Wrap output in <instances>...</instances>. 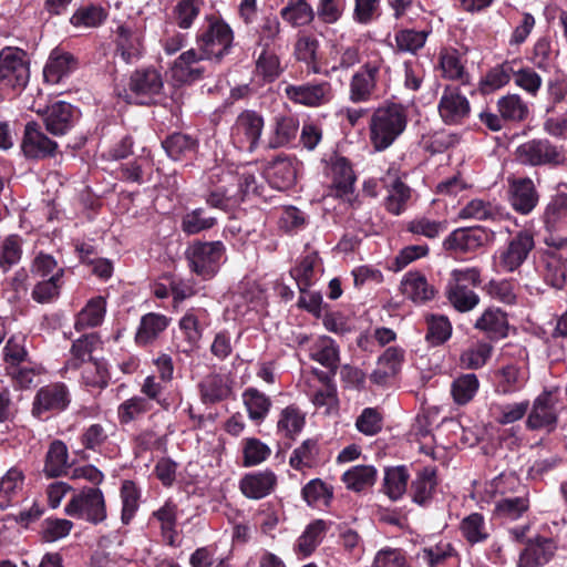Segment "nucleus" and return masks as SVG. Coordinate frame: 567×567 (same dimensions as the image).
Instances as JSON below:
<instances>
[{
    "label": "nucleus",
    "mask_w": 567,
    "mask_h": 567,
    "mask_svg": "<svg viewBox=\"0 0 567 567\" xmlns=\"http://www.w3.org/2000/svg\"><path fill=\"white\" fill-rule=\"evenodd\" d=\"M409 111L398 102L385 101L375 107L369 120V141L375 152L390 148L405 132Z\"/></svg>",
    "instance_id": "obj_1"
},
{
    "label": "nucleus",
    "mask_w": 567,
    "mask_h": 567,
    "mask_svg": "<svg viewBox=\"0 0 567 567\" xmlns=\"http://www.w3.org/2000/svg\"><path fill=\"white\" fill-rule=\"evenodd\" d=\"M195 44L206 61L220 63L235 45L234 30L220 16L207 14L196 32Z\"/></svg>",
    "instance_id": "obj_2"
},
{
    "label": "nucleus",
    "mask_w": 567,
    "mask_h": 567,
    "mask_svg": "<svg viewBox=\"0 0 567 567\" xmlns=\"http://www.w3.org/2000/svg\"><path fill=\"white\" fill-rule=\"evenodd\" d=\"M390 68L380 54L370 56L351 76L348 97L352 103H368L378 97Z\"/></svg>",
    "instance_id": "obj_3"
},
{
    "label": "nucleus",
    "mask_w": 567,
    "mask_h": 567,
    "mask_svg": "<svg viewBox=\"0 0 567 567\" xmlns=\"http://www.w3.org/2000/svg\"><path fill=\"white\" fill-rule=\"evenodd\" d=\"M30 79L27 53L13 47L0 50V92L11 94L22 91Z\"/></svg>",
    "instance_id": "obj_4"
},
{
    "label": "nucleus",
    "mask_w": 567,
    "mask_h": 567,
    "mask_svg": "<svg viewBox=\"0 0 567 567\" xmlns=\"http://www.w3.org/2000/svg\"><path fill=\"white\" fill-rule=\"evenodd\" d=\"M515 158L525 166L558 167L567 165V150L547 138H533L517 146Z\"/></svg>",
    "instance_id": "obj_5"
},
{
    "label": "nucleus",
    "mask_w": 567,
    "mask_h": 567,
    "mask_svg": "<svg viewBox=\"0 0 567 567\" xmlns=\"http://www.w3.org/2000/svg\"><path fill=\"white\" fill-rule=\"evenodd\" d=\"M544 243L556 250H567V193L550 197L542 214Z\"/></svg>",
    "instance_id": "obj_6"
},
{
    "label": "nucleus",
    "mask_w": 567,
    "mask_h": 567,
    "mask_svg": "<svg viewBox=\"0 0 567 567\" xmlns=\"http://www.w3.org/2000/svg\"><path fill=\"white\" fill-rule=\"evenodd\" d=\"M226 247L220 240H196L188 246L185 256L190 270L200 278L212 279L225 260Z\"/></svg>",
    "instance_id": "obj_7"
},
{
    "label": "nucleus",
    "mask_w": 567,
    "mask_h": 567,
    "mask_svg": "<svg viewBox=\"0 0 567 567\" xmlns=\"http://www.w3.org/2000/svg\"><path fill=\"white\" fill-rule=\"evenodd\" d=\"M535 248V239L529 230L515 233L494 255V265L498 272L509 274L518 270Z\"/></svg>",
    "instance_id": "obj_8"
},
{
    "label": "nucleus",
    "mask_w": 567,
    "mask_h": 567,
    "mask_svg": "<svg viewBox=\"0 0 567 567\" xmlns=\"http://www.w3.org/2000/svg\"><path fill=\"white\" fill-rule=\"evenodd\" d=\"M66 515L97 525L107 517L103 492L99 487H84L66 504Z\"/></svg>",
    "instance_id": "obj_9"
},
{
    "label": "nucleus",
    "mask_w": 567,
    "mask_h": 567,
    "mask_svg": "<svg viewBox=\"0 0 567 567\" xmlns=\"http://www.w3.org/2000/svg\"><path fill=\"white\" fill-rule=\"evenodd\" d=\"M529 379L528 353L519 350V360L507 362L492 371V381L497 394L508 395L520 391Z\"/></svg>",
    "instance_id": "obj_10"
},
{
    "label": "nucleus",
    "mask_w": 567,
    "mask_h": 567,
    "mask_svg": "<svg viewBox=\"0 0 567 567\" xmlns=\"http://www.w3.org/2000/svg\"><path fill=\"white\" fill-rule=\"evenodd\" d=\"M264 126L261 114L252 110L243 111L231 126V143L240 151L254 153L259 146Z\"/></svg>",
    "instance_id": "obj_11"
},
{
    "label": "nucleus",
    "mask_w": 567,
    "mask_h": 567,
    "mask_svg": "<svg viewBox=\"0 0 567 567\" xmlns=\"http://www.w3.org/2000/svg\"><path fill=\"white\" fill-rule=\"evenodd\" d=\"M164 83L161 73L154 68L140 69L132 73L126 97L130 102L146 105L159 95Z\"/></svg>",
    "instance_id": "obj_12"
},
{
    "label": "nucleus",
    "mask_w": 567,
    "mask_h": 567,
    "mask_svg": "<svg viewBox=\"0 0 567 567\" xmlns=\"http://www.w3.org/2000/svg\"><path fill=\"white\" fill-rule=\"evenodd\" d=\"M71 402L68 386L62 382L51 383L40 388L32 403V415L44 420L49 413L64 411Z\"/></svg>",
    "instance_id": "obj_13"
},
{
    "label": "nucleus",
    "mask_w": 567,
    "mask_h": 567,
    "mask_svg": "<svg viewBox=\"0 0 567 567\" xmlns=\"http://www.w3.org/2000/svg\"><path fill=\"white\" fill-rule=\"evenodd\" d=\"M284 92L290 102L307 107L326 105L333 97L332 86L328 81L287 84Z\"/></svg>",
    "instance_id": "obj_14"
},
{
    "label": "nucleus",
    "mask_w": 567,
    "mask_h": 567,
    "mask_svg": "<svg viewBox=\"0 0 567 567\" xmlns=\"http://www.w3.org/2000/svg\"><path fill=\"white\" fill-rule=\"evenodd\" d=\"M437 111L446 125H461L471 114V103L460 86L446 85L439 101Z\"/></svg>",
    "instance_id": "obj_15"
},
{
    "label": "nucleus",
    "mask_w": 567,
    "mask_h": 567,
    "mask_svg": "<svg viewBox=\"0 0 567 567\" xmlns=\"http://www.w3.org/2000/svg\"><path fill=\"white\" fill-rule=\"evenodd\" d=\"M58 143L48 137L37 122H28L24 126L21 151L28 159H44L54 157Z\"/></svg>",
    "instance_id": "obj_16"
},
{
    "label": "nucleus",
    "mask_w": 567,
    "mask_h": 567,
    "mask_svg": "<svg viewBox=\"0 0 567 567\" xmlns=\"http://www.w3.org/2000/svg\"><path fill=\"white\" fill-rule=\"evenodd\" d=\"M557 422L556 399L550 391H544L534 400L526 426L532 431L544 430L550 433L556 429Z\"/></svg>",
    "instance_id": "obj_17"
},
{
    "label": "nucleus",
    "mask_w": 567,
    "mask_h": 567,
    "mask_svg": "<svg viewBox=\"0 0 567 567\" xmlns=\"http://www.w3.org/2000/svg\"><path fill=\"white\" fill-rule=\"evenodd\" d=\"M330 176L333 195L353 206L357 200L355 175L349 161L346 157H337L332 161Z\"/></svg>",
    "instance_id": "obj_18"
},
{
    "label": "nucleus",
    "mask_w": 567,
    "mask_h": 567,
    "mask_svg": "<svg viewBox=\"0 0 567 567\" xmlns=\"http://www.w3.org/2000/svg\"><path fill=\"white\" fill-rule=\"evenodd\" d=\"M508 200L516 213L530 214L539 202V194L533 179L529 177L508 179Z\"/></svg>",
    "instance_id": "obj_19"
},
{
    "label": "nucleus",
    "mask_w": 567,
    "mask_h": 567,
    "mask_svg": "<svg viewBox=\"0 0 567 567\" xmlns=\"http://www.w3.org/2000/svg\"><path fill=\"white\" fill-rule=\"evenodd\" d=\"M206 61L196 48L179 54L171 66L172 78L179 83H192L205 76L206 68L200 64Z\"/></svg>",
    "instance_id": "obj_20"
},
{
    "label": "nucleus",
    "mask_w": 567,
    "mask_h": 567,
    "mask_svg": "<svg viewBox=\"0 0 567 567\" xmlns=\"http://www.w3.org/2000/svg\"><path fill=\"white\" fill-rule=\"evenodd\" d=\"M299 132V120L292 115H277L266 140V148L287 147L295 142Z\"/></svg>",
    "instance_id": "obj_21"
},
{
    "label": "nucleus",
    "mask_w": 567,
    "mask_h": 567,
    "mask_svg": "<svg viewBox=\"0 0 567 567\" xmlns=\"http://www.w3.org/2000/svg\"><path fill=\"white\" fill-rule=\"evenodd\" d=\"M461 219L480 221H503L511 218V214L499 204L475 198L470 200L458 213Z\"/></svg>",
    "instance_id": "obj_22"
},
{
    "label": "nucleus",
    "mask_w": 567,
    "mask_h": 567,
    "mask_svg": "<svg viewBox=\"0 0 567 567\" xmlns=\"http://www.w3.org/2000/svg\"><path fill=\"white\" fill-rule=\"evenodd\" d=\"M116 52L126 63H133L143 55L142 32L130 24L116 29Z\"/></svg>",
    "instance_id": "obj_23"
},
{
    "label": "nucleus",
    "mask_w": 567,
    "mask_h": 567,
    "mask_svg": "<svg viewBox=\"0 0 567 567\" xmlns=\"http://www.w3.org/2000/svg\"><path fill=\"white\" fill-rule=\"evenodd\" d=\"M74 112V107L63 101L48 106L42 114L47 131L55 136L66 134L73 126Z\"/></svg>",
    "instance_id": "obj_24"
},
{
    "label": "nucleus",
    "mask_w": 567,
    "mask_h": 567,
    "mask_svg": "<svg viewBox=\"0 0 567 567\" xmlns=\"http://www.w3.org/2000/svg\"><path fill=\"white\" fill-rule=\"evenodd\" d=\"M228 375L209 373L199 382L200 400L205 404H215L229 399L233 394V384Z\"/></svg>",
    "instance_id": "obj_25"
},
{
    "label": "nucleus",
    "mask_w": 567,
    "mask_h": 567,
    "mask_svg": "<svg viewBox=\"0 0 567 567\" xmlns=\"http://www.w3.org/2000/svg\"><path fill=\"white\" fill-rule=\"evenodd\" d=\"M384 182L388 192L384 207L390 214L399 216L408 208L412 190L395 174L392 175V168H389Z\"/></svg>",
    "instance_id": "obj_26"
},
{
    "label": "nucleus",
    "mask_w": 567,
    "mask_h": 567,
    "mask_svg": "<svg viewBox=\"0 0 567 567\" xmlns=\"http://www.w3.org/2000/svg\"><path fill=\"white\" fill-rule=\"evenodd\" d=\"M474 328L483 332L489 340H501L508 334L506 312L499 308L489 307L476 319Z\"/></svg>",
    "instance_id": "obj_27"
},
{
    "label": "nucleus",
    "mask_w": 567,
    "mask_h": 567,
    "mask_svg": "<svg viewBox=\"0 0 567 567\" xmlns=\"http://www.w3.org/2000/svg\"><path fill=\"white\" fill-rule=\"evenodd\" d=\"M485 241V235L478 227H466L453 230L443 241L445 250L454 252L473 251Z\"/></svg>",
    "instance_id": "obj_28"
},
{
    "label": "nucleus",
    "mask_w": 567,
    "mask_h": 567,
    "mask_svg": "<svg viewBox=\"0 0 567 567\" xmlns=\"http://www.w3.org/2000/svg\"><path fill=\"white\" fill-rule=\"evenodd\" d=\"M309 357L331 372H336L340 361V350L336 341L328 336L315 338L308 347Z\"/></svg>",
    "instance_id": "obj_29"
},
{
    "label": "nucleus",
    "mask_w": 567,
    "mask_h": 567,
    "mask_svg": "<svg viewBox=\"0 0 567 567\" xmlns=\"http://www.w3.org/2000/svg\"><path fill=\"white\" fill-rule=\"evenodd\" d=\"M76 68L78 61L71 53L54 49L43 69V76L47 82L56 84L74 72Z\"/></svg>",
    "instance_id": "obj_30"
},
{
    "label": "nucleus",
    "mask_w": 567,
    "mask_h": 567,
    "mask_svg": "<svg viewBox=\"0 0 567 567\" xmlns=\"http://www.w3.org/2000/svg\"><path fill=\"white\" fill-rule=\"evenodd\" d=\"M277 484L274 472L266 470L245 475L239 484L241 493L251 499H260L269 495Z\"/></svg>",
    "instance_id": "obj_31"
},
{
    "label": "nucleus",
    "mask_w": 567,
    "mask_h": 567,
    "mask_svg": "<svg viewBox=\"0 0 567 567\" xmlns=\"http://www.w3.org/2000/svg\"><path fill=\"white\" fill-rule=\"evenodd\" d=\"M556 546L553 539L537 537L529 540L519 556L518 567H540L554 556Z\"/></svg>",
    "instance_id": "obj_32"
},
{
    "label": "nucleus",
    "mask_w": 567,
    "mask_h": 567,
    "mask_svg": "<svg viewBox=\"0 0 567 567\" xmlns=\"http://www.w3.org/2000/svg\"><path fill=\"white\" fill-rule=\"evenodd\" d=\"M171 319L165 315L148 312L142 316L135 333V342L138 346L153 343L169 326Z\"/></svg>",
    "instance_id": "obj_33"
},
{
    "label": "nucleus",
    "mask_w": 567,
    "mask_h": 567,
    "mask_svg": "<svg viewBox=\"0 0 567 567\" xmlns=\"http://www.w3.org/2000/svg\"><path fill=\"white\" fill-rule=\"evenodd\" d=\"M105 313L106 299L102 296H95L89 299L75 316L74 329L80 332L89 328H96L104 321Z\"/></svg>",
    "instance_id": "obj_34"
},
{
    "label": "nucleus",
    "mask_w": 567,
    "mask_h": 567,
    "mask_svg": "<svg viewBox=\"0 0 567 567\" xmlns=\"http://www.w3.org/2000/svg\"><path fill=\"white\" fill-rule=\"evenodd\" d=\"M241 398L249 420L256 424L262 423L272 406L270 398L252 386L247 388L243 392Z\"/></svg>",
    "instance_id": "obj_35"
},
{
    "label": "nucleus",
    "mask_w": 567,
    "mask_h": 567,
    "mask_svg": "<svg viewBox=\"0 0 567 567\" xmlns=\"http://www.w3.org/2000/svg\"><path fill=\"white\" fill-rule=\"evenodd\" d=\"M177 505L167 499L158 509L154 511L152 518L159 524L163 539L169 546L176 545L177 538Z\"/></svg>",
    "instance_id": "obj_36"
},
{
    "label": "nucleus",
    "mask_w": 567,
    "mask_h": 567,
    "mask_svg": "<svg viewBox=\"0 0 567 567\" xmlns=\"http://www.w3.org/2000/svg\"><path fill=\"white\" fill-rule=\"evenodd\" d=\"M101 344L97 333H86L74 340L70 349L71 357L65 363L66 369H78L81 364L94 361L93 351Z\"/></svg>",
    "instance_id": "obj_37"
},
{
    "label": "nucleus",
    "mask_w": 567,
    "mask_h": 567,
    "mask_svg": "<svg viewBox=\"0 0 567 567\" xmlns=\"http://www.w3.org/2000/svg\"><path fill=\"white\" fill-rule=\"evenodd\" d=\"M437 486L436 470L434 467H423L416 473L411 484L412 499L419 505L427 504Z\"/></svg>",
    "instance_id": "obj_38"
},
{
    "label": "nucleus",
    "mask_w": 567,
    "mask_h": 567,
    "mask_svg": "<svg viewBox=\"0 0 567 567\" xmlns=\"http://www.w3.org/2000/svg\"><path fill=\"white\" fill-rule=\"evenodd\" d=\"M321 267V260L318 252L311 251L305 255L296 267L290 270V275L296 280L301 293H306L316 279V272Z\"/></svg>",
    "instance_id": "obj_39"
},
{
    "label": "nucleus",
    "mask_w": 567,
    "mask_h": 567,
    "mask_svg": "<svg viewBox=\"0 0 567 567\" xmlns=\"http://www.w3.org/2000/svg\"><path fill=\"white\" fill-rule=\"evenodd\" d=\"M24 485V473L13 466L0 478V508L6 509L13 505Z\"/></svg>",
    "instance_id": "obj_40"
},
{
    "label": "nucleus",
    "mask_w": 567,
    "mask_h": 567,
    "mask_svg": "<svg viewBox=\"0 0 567 567\" xmlns=\"http://www.w3.org/2000/svg\"><path fill=\"white\" fill-rule=\"evenodd\" d=\"M360 60V49L358 45L334 47L330 52V68L322 73L331 76L339 72H348L359 64Z\"/></svg>",
    "instance_id": "obj_41"
},
{
    "label": "nucleus",
    "mask_w": 567,
    "mask_h": 567,
    "mask_svg": "<svg viewBox=\"0 0 567 567\" xmlns=\"http://www.w3.org/2000/svg\"><path fill=\"white\" fill-rule=\"evenodd\" d=\"M272 187L285 189L295 184L296 167L288 156H277L268 166L267 171Z\"/></svg>",
    "instance_id": "obj_42"
},
{
    "label": "nucleus",
    "mask_w": 567,
    "mask_h": 567,
    "mask_svg": "<svg viewBox=\"0 0 567 567\" xmlns=\"http://www.w3.org/2000/svg\"><path fill=\"white\" fill-rule=\"evenodd\" d=\"M529 509L528 492L517 496L503 497L495 503V515L506 522L519 519Z\"/></svg>",
    "instance_id": "obj_43"
},
{
    "label": "nucleus",
    "mask_w": 567,
    "mask_h": 567,
    "mask_svg": "<svg viewBox=\"0 0 567 567\" xmlns=\"http://www.w3.org/2000/svg\"><path fill=\"white\" fill-rule=\"evenodd\" d=\"M544 280L549 286L561 289L566 281V262L557 251H545L542 258Z\"/></svg>",
    "instance_id": "obj_44"
},
{
    "label": "nucleus",
    "mask_w": 567,
    "mask_h": 567,
    "mask_svg": "<svg viewBox=\"0 0 567 567\" xmlns=\"http://www.w3.org/2000/svg\"><path fill=\"white\" fill-rule=\"evenodd\" d=\"M69 467V452L66 444L54 440L48 449L43 472L48 477H59L66 473Z\"/></svg>",
    "instance_id": "obj_45"
},
{
    "label": "nucleus",
    "mask_w": 567,
    "mask_h": 567,
    "mask_svg": "<svg viewBox=\"0 0 567 567\" xmlns=\"http://www.w3.org/2000/svg\"><path fill=\"white\" fill-rule=\"evenodd\" d=\"M280 17L290 25L298 28L309 25L316 13L307 0H287L280 10Z\"/></svg>",
    "instance_id": "obj_46"
},
{
    "label": "nucleus",
    "mask_w": 567,
    "mask_h": 567,
    "mask_svg": "<svg viewBox=\"0 0 567 567\" xmlns=\"http://www.w3.org/2000/svg\"><path fill=\"white\" fill-rule=\"evenodd\" d=\"M518 64L519 61L512 60L492 68L480 82L482 93L489 94L505 86L513 78L514 66Z\"/></svg>",
    "instance_id": "obj_47"
},
{
    "label": "nucleus",
    "mask_w": 567,
    "mask_h": 567,
    "mask_svg": "<svg viewBox=\"0 0 567 567\" xmlns=\"http://www.w3.org/2000/svg\"><path fill=\"white\" fill-rule=\"evenodd\" d=\"M402 291L414 302H425L431 300L435 290L426 278L420 272H408L402 280Z\"/></svg>",
    "instance_id": "obj_48"
},
{
    "label": "nucleus",
    "mask_w": 567,
    "mask_h": 567,
    "mask_svg": "<svg viewBox=\"0 0 567 567\" xmlns=\"http://www.w3.org/2000/svg\"><path fill=\"white\" fill-rule=\"evenodd\" d=\"M319 40L312 35H300L295 44V55L300 62L307 65L308 72L313 74L322 73L318 63Z\"/></svg>",
    "instance_id": "obj_49"
},
{
    "label": "nucleus",
    "mask_w": 567,
    "mask_h": 567,
    "mask_svg": "<svg viewBox=\"0 0 567 567\" xmlns=\"http://www.w3.org/2000/svg\"><path fill=\"white\" fill-rule=\"evenodd\" d=\"M162 146L169 158L181 161L196 152L197 141L187 134L174 133L162 142Z\"/></svg>",
    "instance_id": "obj_50"
},
{
    "label": "nucleus",
    "mask_w": 567,
    "mask_h": 567,
    "mask_svg": "<svg viewBox=\"0 0 567 567\" xmlns=\"http://www.w3.org/2000/svg\"><path fill=\"white\" fill-rule=\"evenodd\" d=\"M377 475L378 472L373 465H355L343 473L342 482L347 488L362 492L374 485Z\"/></svg>",
    "instance_id": "obj_51"
},
{
    "label": "nucleus",
    "mask_w": 567,
    "mask_h": 567,
    "mask_svg": "<svg viewBox=\"0 0 567 567\" xmlns=\"http://www.w3.org/2000/svg\"><path fill=\"white\" fill-rule=\"evenodd\" d=\"M153 409V403L142 395H133L124 400L116 410L120 424L127 425L142 419Z\"/></svg>",
    "instance_id": "obj_52"
},
{
    "label": "nucleus",
    "mask_w": 567,
    "mask_h": 567,
    "mask_svg": "<svg viewBox=\"0 0 567 567\" xmlns=\"http://www.w3.org/2000/svg\"><path fill=\"white\" fill-rule=\"evenodd\" d=\"M301 495L310 507L322 509L329 506L333 497V488L322 480L313 478L302 487Z\"/></svg>",
    "instance_id": "obj_53"
},
{
    "label": "nucleus",
    "mask_w": 567,
    "mask_h": 567,
    "mask_svg": "<svg viewBox=\"0 0 567 567\" xmlns=\"http://www.w3.org/2000/svg\"><path fill=\"white\" fill-rule=\"evenodd\" d=\"M494 348L486 341H477L462 351L460 365L466 370H478L492 358Z\"/></svg>",
    "instance_id": "obj_54"
},
{
    "label": "nucleus",
    "mask_w": 567,
    "mask_h": 567,
    "mask_svg": "<svg viewBox=\"0 0 567 567\" xmlns=\"http://www.w3.org/2000/svg\"><path fill=\"white\" fill-rule=\"evenodd\" d=\"M111 435V425L92 423L83 429L80 435V442L85 450L101 454Z\"/></svg>",
    "instance_id": "obj_55"
},
{
    "label": "nucleus",
    "mask_w": 567,
    "mask_h": 567,
    "mask_svg": "<svg viewBox=\"0 0 567 567\" xmlns=\"http://www.w3.org/2000/svg\"><path fill=\"white\" fill-rule=\"evenodd\" d=\"M410 474L405 466L385 470L383 477V492L391 501L400 499L406 492Z\"/></svg>",
    "instance_id": "obj_56"
},
{
    "label": "nucleus",
    "mask_w": 567,
    "mask_h": 567,
    "mask_svg": "<svg viewBox=\"0 0 567 567\" xmlns=\"http://www.w3.org/2000/svg\"><path fill=\"white\" fill-rule=\"evenodd\" d=\"M480 389V381L476 374L465 373L455 378L451 384V394L454 403L465 405L470 403Z\"/></svg>",
    "instance_id": "obj_57"
},
{
    "label": "nucleus",
    "mask_w": 567,
    "mask_h": 567,
    "mask_svg": "<svg viewBox=\"0 0 567 567\" xmlns=\"http://www.w3.org/2000/svg\"><path fill=\"white\" fill-rule=\"evenodd\" d=\"M327 532V523L322 519L311 522L297 540V551L302 556H309L322 542Z\"/></svg>",
    "instance_id": "obj_58"
},
{
    "label": "nucleus",
    "mask_w": 567,
    "mask_h": 567,
    "mask_svg": "<svg viewBox=\"0 0 567 567\" xmlns=\"http://www.w3.org/2000/svg\"><path fill=\"white\" fill-rule=\"evenodd\" d=\"M497 110L504 121L523 122L528 117L529 107L518 94H507L497 101Z\"/></svg>",
    "instance_id": "obj_59"
},
{
    "label": "nucleus",
    "mask_w": 567,
    "mask_h": 567,
    "mask_svg": "<svg viewBox=\"0 0 567 567\" xmlns=\"http://www.w3.org/2000/svg\"><path fill=\"white\" fill-rule=\"evenodd\" d=\"M207 317L205 309H189L179 320V329L183 331L185 340L190 346H196L203 337L204 327L202 321Z\"/></svg>",
    "instance_id": "obj_60"
},
{
    "label": "nucleus",
    "mask_w": 567,
    "mask_h": 567,
    "mask_svg": "<svg viewBox=\"0 0 567 567\" xmlns=\"http://www.w3.org/2000/svg\"><path fill=\"white\" fill-rule=\"evenodd\" d=\"M447 229V221L434 219L427 215H420L408 221L406 230L413 235L434 239Z\"/></svg>",
    "instance_id": "obj_61"
},
{
    "label": "nucleus",
    "mask_w": 567,
    "mask_h": 567,
    "mask_svg": "<svg viewBox=\"0 0 567 567\" xmlns=\"http://www.w3.org/2000/svg\"><path fill=\"white\" fill-rule=\"evenodd\" d=\"M122 503L121 522L128 525L140 508L141 489L133 481H124L120 489Z\"/></svg>",
    "instance_id": "obj_62"
},
{
    "label": "nucleus",
    "mask_w": 567,
    "mask_h": 567,
    "mask_svg": "<svg viewBox=\"0 0 567 567\" xmlns=\"http://www.w3.org/2000/svg\"><path fill=\"white\" fill-rule=\"evenodd\" d=\"M425 322L427 324L425 340L432 347L441 346L451 338L453 328L446 316L429 315Z\"/></svg>",
    "instance_id": "obj_63"
},
{
    "label": "nucleus",
    "mask_w": 567,
    "mask_h": 567,
    "mask_svg": "<svg viewBox=\"0 0 567 567\" xmlns=\"http://www.w3.org/2000/svg\"><path fill=\"white\" fill-rule=\"evenodd\" d=\"M63 275L64 269L59 268L49 278H42L32 290V299L39 303H49L55 300L60 295Z\"/></svg>",
    "instance_id": "obj_64"
}]
</instances>
